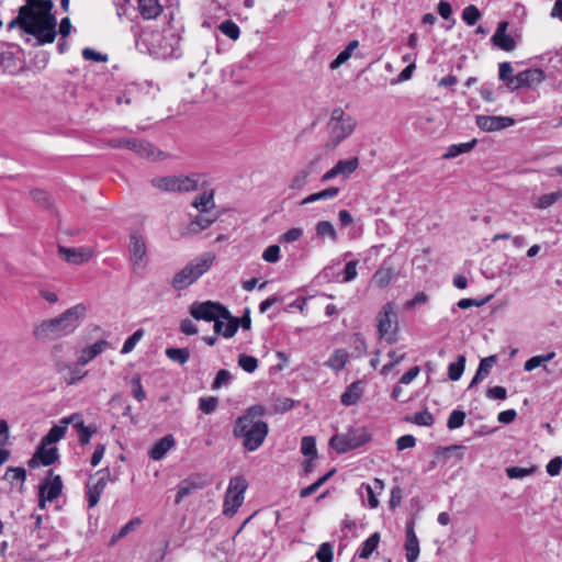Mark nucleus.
<instances>
[{
    "mask_svg": "<svg viewBox=\"0 0 562 562\" xmlns=\"http://www.w3.org/2000/svg\"><path fill=\"white\" fill-rule=\"evenodd\" d=\"M117 344H119L117 339H114V340L100 339V340L95 341L93 345H91L90 347L83 349L82 351L99 352V351H104L106 349L113 350V349L117 348Z\"/></svg>",
    "mask_w": 562,
    "mask_h": 562,
    "instance_id": "nucleus-47",
    "label": "nucleus"
},
{
    "mask_svg": "<svg viewBox=\"0 0 562 562\" xmlns=\"http://www.w3.org/2000/svg\"><path fill=\"white\" fill-rule=\"evenodd\" d=\"M98 353H82L75 360L68 359L58 361V372L68 385L77 383L81 380L87 371L83 368L97 356Z\"/></svg>",
    "mask_w": 562,
    "mask_h": 562,
    "instance_id": "nucleus-10",
    "label": "nucleus"
},
{
    "mask_svg": "<svg viewBox=\"0 0 562 562\" xmlns=\"http://www.w3.org/2000/svg\"><path fill=\"white\" fill-rule=\"evenodd\" d=\"M412 422L418 426H431L434 424V416L427 409L416 413Z\"/></svg>",
    "mask_w": 562,
    "mask_h": 562,
    "instance_id": "nucleus-56",
    "label": "nucleus"
},
{
    "mask_svg": "<svg viewBox=\"0 0 562 562\" xmlns=\"http://www.w3.org/2000/svg\"><path fill=\"white\" fill-rule=\"evenodd\" d=\"M106 145L113 148L131 149L138 154L140 157L148 159H156L157 157L154 146L145 140L126 137H111L106 140Z\"/></svg>",
    "mask_w": 562,
    "mask_h": 562,
    "instance_id": "nucleus-13",
    "label": "nucleus"
},
{
    "mask_svg": "<svg viewBox=\"0 0 562 562\" xmlns=\"http://www.w3.org/2000/svg\"><path fill=\"white\" fill-rule=\"evenodd\" d=\"M238 329V323L233 319L228 312L226 317L217 318L214 323V331L216 335H222L225 338L233 337Z\"/></svg>",
    "mask_w": 562,
    "mask_h": 562,
    "instance_id": "nucleus-24",
    "label": "nucleus"
},
{
    "mask_svg": "<svg viewBox=\"0 0 562 562\" xmlns=\"http://www.w3.org/2000/svg\"><path fill=\"white\" fill-rule=\"evenodd\" d=\"M334 472H335V470L327 472L325 475L319 477L313 484L302 488L300 491V497L305 498V497H308V496L313 495L314 493H316L317 490L334 474Z\"/></svg>",
    "mask_w": 562,
    "mask_h": 562,
    "instance_id": "nucleus-43",
    "label": "nucleus"
},
{
    "mask_svg": "<svg viewBox=\"0 0 562 562\" xmlns=\"http://www.w3.org/2000/svg\"><path fill=\"white\" fill-rule=\"evenodd\" d=\"M63 491V481L60 475H55L49 482L40 486V507H45V501H55Z\"/></svg>",
    "mask_w": 562,
    "mask_h": 562,
    "instance_id": "nucleus-17",
    "label": "nucleus"
},
{
    "mask_svg": "<svg viewBox=\"0 0 562 562\" xmlns=\"http://www.w3.org/2000/svg\"><path fill=\"white\" fill-rule=\"evenodd\" d=\"M544 79L543 70L539 68H530L520 71L514 78H512L507 87L512 90H516L522 87L531 86L533 83H540Z\"/></svg>",
    "mask_w": 562,
    "mask_h": 562,
    "instance_id": "nucleus-15",
    "label": "nucleus"
},
{
    "mask_svg": "<svg viewBox=\"0 0 562 562\" xmlns=\"http://www.w3.org/2000/svg\"><path fill=\"white\" fill-rule=\"evenodd\" d=\"M476 145V139H472L467 143L452 144L448 147L447 151L443 154L445 159H452L462 154L469 153Z\"/></svg>",
    "mask_w": 562,
    "mask_h": 562,
    "instance_id": "nucleus-34",
    "label": "nucleus"
},
{
    "mask_svg": "<svg viewBox=\"0 0 562 562\" xmlns=\"http://www.w3.org/2000/svg\"><path fill=\"white\" fill-rule=\"evenodd\" d=\"M335 166H336L339 175L347 178L352 172H355L357 170V168L359 166V160L357 157H353V158L346 159V160H339V161H337V164Z\"/></svg>",
    "mask_w": 562,
    "mask_h": 562,
    "instance_id": "nucleus-41",
    "label": "nucleus"
},
{
    "mask_svg": "<svg viewBox=\"0 0 562 562\" xmlns=\"http://www.w3.org/2000/svg\"><path fill=\"white\" fill-rule=\"evenodd\" d=\"M30 4L42 11L47 18H56L53 13L54 3L52 0H29Z\"/></svg>",
    "mask_w": 562,
    "mask_h": 562,
    "instance_id": "nucleus-54",
    "label": "nucleus"
},
{
    "mask_svg": "<svg viewBox=\"0 0 562 562\" xmlns=\"http://www.w3.org/2000/svg\"><path fill=\"white\" fill-rule=\"evenodd\" d=\"M316 236L321 239L328 238L333 243H337L338 234L334 225L329 221H319L316 226Z\"/></svg>",
    "mask_w": 562,
    "mask_h": 562,
    "instance_id": "nucleus-31",
    "label": "nucleus"
},
{
    "mask_svg": "<svg viewBox=\"0 0 562 562\" xmlns=\"http://www.w3.org/2000/svg\"><path fill=\"white\" fill-rule=\"evenodd\" d=\"M465 417L467 415L463 411H452L448 417L447 427L451 430L460 428L461 426H463Z\"/></svg>",
    "mask_w": 562,
    "mask_h": 562,
    "instance_id": "nucleus-48",
    "label": "nucleus"
},
{
    "mask_svg": "<svg viewBox=\"0 0 562 562\" xmlns=\"http://www.w3.org/2000/svg\"><path fill=\"white\" fill-rule=\"evenodd\" d=\"M357 121L340 108L333 110L328 122L329 142L337 146L355 131Z\"/></svg>",
    "mask_w": 562,
    "mask_h": 562,
    "instance_id": "nucleus-7",
    "label": "nucleus"
},
{
    "mask_svg": "<svg viewBox=\"0 0 562 562\" xmlns=\"http://www.w3.org/2000/svg\"><path fill=\"white\" fill-rule=\"evenodd\" d=\"M190 314L198 321L215 323L217 318L226 317L228 310L222 304L212 301L195 302L190 306Z\"/></svg>",
    "mask_w": 562,
    "mask_h": 562,
    "instance_id": "nucleus-12",
    "label": "nucleus"
},
{
    "mask_svg": "<svg viewBox=\"0 0 562 562\" xmlns=\"http://www.w3.org/2000/svg\"><path fill=\"white\" fill-rule=\"evenodd\" d=\"M67 432V427L63 424L61 419L57 425H54L49 431L42 438V446H50L59 441Z\"/></svg>",
    "mask_w": 562,
    "mask_h": 562,
    "instance_id": "nucleus-32",
    "label": "nucleus"
},
{
    "mask_svg": "<svg viewBox=\"0 0 562 562\" xmlns=\"http://www.w3.org/2000/svg\"><path fill=\"white\" fill-rule=\"evenodd\" d=\"M140 519L139 518H134V519H131L127 524H125L116 535H114L111 539V544L115 543L117 540L126 537L130 532H132L133 530H135V528L137 526L140 525Z\"/></svg>",
    "mask_w": 562,
    "mask_h": 562,
    "instance_id": "nucleus-49",
    "label": "nucleus"
},
{
    "mask_svg": "<svg viewBox=\"0 0 562 562\" xmlns=\"http://www.w3.org/2000/svg\"><path fill=\"white\" fill-rule=\"evenodd\" d=\"M265 414V406L251 405L234 423L233 436L241 440V446L249 452L258 450L269 434L268 423L261 419Z\"/></svg>",
    "mask_w": 562,
    "mask_h": 562,
    "instance_id": "nucleus-2",
    "label": "nucleus"
},
{
    "mask_svg": "<svg viewBox=\"0 0 562 562\" xmlns=\"http://www.w3.org/2000/svg\"><path fill=\"white\" fill-rule=\"evenodd\" d=\"M57 459L58 450L56 447L46 448V446H42L41 443L33 458L30 459L29 465L34 468L40 461L43 465L48 467L53 464Z\"/></svg>",
    "mask_w": 562,
    "mask_h": 562,
    "instance_id": "nucleus-22",
    "label": "nucleus"
},
{
    "mask_svg": "<svg viewBox=\"0 0 562 562\" xmlns=\"http://www.w3.org/2000/svg\"><path fill=\"white\" fill-rule=\"evenodd\" d=\"M310 176L308 169H303L299 171L292 179L290 183V188L293 190H300L307 183V178Z\"/></svg>",
    "mask_w": 562,
    "mask_h": 562,
    "instance_id": "nucleus-60",
    "label": "nucleus"
},
{
    "mask_svg": "<svg viewBox=\"0 0 562 562\" xmlns=\"http://www.w3.org/2000/svg\"><path fill=\"white\" fill-rule=\"evenodd\" d=\"M358 263H359L358 260H350L349 262H347L345 266V269L342 270L341 279H339L340 274L335 276V273L331 272L333 268H334L331 265L326 266L322 273H323L324 278H327V279L331 278L338 282H344V283L351 282L358 276V271H357Z\"/></svg>",
    "mask_w": 562,
    "mask_h": 562,
    "instance_id": "nucleus-21",
    "label": "nucleus"
},
{
    "mask_svg": "<svg viewBox=\"0 0 562 562\" xmlns=\"http://www.w3.org/2000/svg\"><path fill=\"white\" fill-rule=\"evenodd\" d=\"M247 487V480L241 475L234 476L229 480L224 497L223 514L225 516L233 517L237 513L238 508L244 503Z\"/></svg>",
    "mask_w": 562,
    "mask_h": 562,
    "instance_id": "nucleus-9",
    "label": "nucleus"
},
{
    "mask_svg": "<svg viewBox=\"0 0 562 562\" xmlns=\"http://www.w3.org/2000/svg\"><path fill=\"white\" fill-rule=\"evenodd\" d=\"M138 11L144 19L150 20L157 18L162 8L158 0H138Z\"/></svg>",
    "mask_w": 562,
    "mask_h": 562,
    "instance_id": "nucleus-29",
    "label": "nucleus"
},
{
    "mask_svg": "<svg viewBox=\"0 0 562 562\" xmlns=\"http://www.w3.org/2000/svg\"><path fill=\"white\" fill-rule=\"evenodd\" d=\"M106 485V476L103 474L101 477L98 479V481L94 484H91L90 482L87 484V501H88V507L92 508L94 507L101 494L104 491V487Z\"/></svg>",
    "mask_w": 562,
    "mask_h": 562,
    "instance_id": "nucleus-26",
    "label": "nucleus"
},
{
    "mask_svg": "<svg viewBox=\"0 0 562 562\" xmlns=\"http://www.w3.org/2000/svg\"><path fill=\"white\" fill-rule=\"evenodd\" d=\"M205 485L204 481L200 475H191L182 480L178 485V492L176 495V504L182 502V499L193 492L203 488Z\"/></svg>",
    "mask_w": 562,
    "mask_h": 562,
    "instance_id": "nucleus-20",
    "label": "nucleus"
},
{
    "mask_svg": "<svg viewBox=\"0 0 562 562\" xmlns=\"http://www.w3.org/2000/svg\"><path fill=\"white\" fill-rule=\"evenodd\" d=\"M2 479L8 481L11 486H13L15 483H20L21 491L26 480V471L22 467H9Z\"/></svg>",
    "mask_w": 562,
    "mask_h": 562,
    "instance_id": "nucleus-33",
    "label": "nucleus"
},
{
    "mask_svg": "<svg viewBox=\"0 0 562 562\" xmlns=\"http://www.w3.org/2000/svg\"><path fill=\"white\" fill-rule=\"evenodd\" d=\"M379 541H380V535L378 532L372 533L361 544V548L358 551L359 558L368 559L373 553V551L378 548Z\"/></svg>",
    "mask_w": 562,
    "mask_h": 562,
    "instance_id": "nucleus-38",
    "label": "nucleus"
},
{
    "mask_svg": "<svg viewBox=\"0 0 562 562\" xmlns=\"http://www.w3.org/2000/svg\"><path fill=\"white\" fill-rule=\"evenodd\" d=\"M464 367H465V357H464V355H460L458 357L457 361L451 362L448 367L449 379L452 381H458L464 371Z\"/></svg>",
    "mask_w": 562,
    "mask_h": 562,
    "instance_id": "nucleus-42",
    "label": "nucleus"
},
{
    "mask_svg": "<svg viewBox=\"0 0 562 562\" xmlns=\"http://www.w3.org/2000/svg\"><path fill=\"white\" fill-rule=\"evenodd\" d=\"M393 278V272L391 269H380L373 276V282L380 289L386 288Z\"/></svg>",
    "mask_w": 562,
    "mask_h": 562,
    "instance_id": "nucleus-45",
    "label": "nucleus"
},
{
    "mask_svg": "<svg viewBox=\"0 0 562 562\" xmlns=\"http://www.w3.org/2000/svg\"><path fill=\"white\" fill-rule=\"evenodd\" d=\"M218 405V400L214 396L201 397L199 401V408L204 414H212Z\"/></svg>",
    "mask_w": 562,
    "mask_h": 562,
    "instance_id": "nucleus-55",
    "label": "nucleus"
},
{
    "mask_svg": "<svg viewBox=\"0 0 562 562\" xmlns=\"http://www.w3.org/2000/svg\"><path fill=\"white\" fill-rule=\"evenodd\" d=\"M128 255L134 269L144 268L146 266V240L138 231H134L130 234Z\"/></svg>",
    "mask_w": 562,
    "mask_h": 562,
    "instance_id": "nucleus-14",
    "label": "nucleus"
},
{
    "mask_svg": "<svg viewBox=\"0 0 562 562\" xmlns=\"http://www.w3.org/2000/svg\"><path fill=\"white\" fill-rule=\"evenodd\" d=\"M59 252L64 256L66 261H68L70 263H75V265L82 263V262L87 261L91 256L90 252H88L87 250H85L82 248L76 249V248L59 247Z\"/></svg>",
    "mask_w": 562,
    "mask_h": 562,
    "instance_id": "nucleus-30",
    "label": "nucleus"
},
{
    "mask_svg": "<svg viewBox=\"0 0 562 562\" xmlns=\"http://www.w3.org/2000/svg\"><path fill=\"white\" fill-rule=\"evenodd\" d=\"M508 22H499L492 36L493 44L502 50L513 52L516 48V42L512 35L507 34Z\"/></svg>",
    "mask_w": 562,
    "mask_h": 562,
    "instance_id": "nucleus-19",
    "label": "nucleus"
},
{
    "mask_svg": "<svg viewBox=\"0 0 562 562\" xmlns=\"http://www.w3.org/2000/svg\"><path fill=\"white\" fill-rule=\"evenodd\" d=\"M231 379H232L231 372L226 369H221L217 372L216 378L212 383V389L216 390V389H221L223 386L228 385L231 382Z\"/></svg>",
    "mask_w": 562,
    "mask_h": 562,
    "instance_id": "nucleus-57",
    "label": "nucleus"
},
{
    "mask_svg": "<svg viewBox=\"0 0 562 562\" xmlns=\"http://www.w3.org/2000/svg\"><path fill=\"white\" fill-rule=\"evenodd\" d=\"M481 19V12L474 4H469L462 11V20L468 25H474Z\"/></svg>",
    "mask_w": 562,
    "mask_h": 562,
    "instance_id": "nucleus-46",
    "label": "nucleus"
},
{
    "mask_svg": "<svg viewBox=\"0 0 562 562\" xmlns=\"http://www.w3.org/2000/svg\"><path fill=\"white\" fill-rule=\"evenodd\" d=\"M515 120L509 116L477 115L476 125L485 132H497L514 125Z\"/></svg>",
    "mask_w": 562,
    "mask_h": 562,
    "instance_id": "nucleus-16",
    "label": "nucleus"
},
{
    "mask_svg": "<svg viewBox=\"0 0 562 562\" xmlns=\"http://www.w3.org/2000/svg\"><path fill=\"white\" fill-rule=\"evenodd\" d=\"M220 31L233 41H236L240 35L239 26L232 20H225L218 26Z\"/></svg>",
    "mask_w": 562,
    "mask_h": 562,
    "instance_id": "nucleus-44",
    "label": "nucleus"
},
{
    "mask_svg": "<svg viewBox=\"0 0 562 562\" xmlns=\"http://www.w3.org/2000/svg\"><path fill=\"white\" fill-rule=\"evenodd\" d=\"M359 41L352 40L348 45L338 54V56L330 63V69H337L345 64L352 55L353 50L358 48Z\"/></svg>",
    "mask_w": 562,
    "mask_h": 562,
    "instance_id": "nucleus-36",
    "label": "nucleus"
},
{
    "mask_svg": "<svg viewBox=\"0 0 562 562\" xmlns=\"http://www.w3.org/2000/svg\"><path fill=\"white\" fill-rule=\"evenodd\" d=\"M280 247L278 245L268 246L262 252V259L267 262L274 263L280 260Z\"/></svg>",
    "mask_w": 562,
    "mask_h": 562,
    "instance_id": "nucleus-61",
    "label": "nucleus"
},
{
    "mask_svg": "<svg viewBox=\"0 0 562 562\" xmlns=\"http://www.w3.org/2000/svg\"><path fill=\"white\" fill-rule=\"evenodd\" d=\"M363 382L358 380L349 384L340 396V402L345 406L356 405L363 395Z\"/></svg>",
    "mask_w": 562,
    "mask_h": 562,
    "instance_id": "nucleus-23",
    "label": "nucleus"
},
{
    "mask_svg": "<svg viewBox=\"0 0 562 562\" xmlns=\"http://www.w3.org/2000/svg\"><path fill=\"white\" fill-rule=\"evenodd\" d=\"M238 364L246 372H254L258 367V361L255 357L249 356L247 353H240L238 359Z\"/></svg>",
    "mask_w": 562,
    "mask_h": 562,
    "instance_id": "nucleus-51",
    "label": "nucleus"
},
{
    "mask_svg": "<svg viewBox=\"0 0 562 562\" xmlns=\"http://www.w3.org/2000/svg\"><path fill=\"white\" fill-rule=\"evenodd\" d=\"M87 306L83 303L67 308L60 315L41 322L34 328V337L46 341L66 337L72 334L87 315Z\"/></svg>",
    "mask_w": 562,
    "mask_h": 562,
    "instance_id": "nucleus-4",
    "label": "nucleus"
},
{
    "mask_svg": "<svg viewBox=\"0 0 562 562\" xmlns=\"http://www.w3.org/2000/svg\"><path fill=\"white\" fill-rule=\"evenodd\" d=\"M144 336V330L143 329H137L135 330L123 344V347L121 349V351L123 352H128V351H132L136 344L143 338Z\"/></svg>",
    "mask_w": 562,
    "mask_h": 562,
    "instance_id": "nucleus-58",
    "label": "nucleus"
},
{
    "mask_svg": "<svg viewBox=\"0 0 562 562\" xmlns=\"http://www.w3.org/2000/svg\"><path fill=\"white\" fill-rule=\"evenodd\" d=\"M405 551L407 562H417L420 550L413 519L407 521L405 527Z\"/></svg>",
    "mask_w": 562,
    "mask_h": 562,
    "instance_id": "nucleus-18",
    "label": "nucleus"
},
{
    "mask_svg": "<svg viewBox=\"0 0 562 562\" xmlns=\"http://www.w3.org/2000/svg\"><path fill=\"white\" fill-rule=\"evenodd\" d=\"M193 206L200 211V213H207L214 207L213 191H204L198 195L193 201Z\"/></svg>",
    "mask_w": 562,
    "mask_h": 562,
    "instance_id": "nucleus-35",
    "label": "nucleus"
},
{
    "mask_svg": "<svg viewBox=\"0 0 562 562\" xmlns=\"http://www.w3.org/2000/svg\"><path fill=\"white\" fill-rule=\"evenodd\" d=\"M172 20V11L165 13V18ZM136 48L140 53L167 59L180 56V29L168 22L161 31L140 30L137 25L132 26Z\"/></svg>",
    "mask_w": 562,
    "mask_h": 562,
    "instance_id": "nucleus-1",
    "label": "nucleus"
},
{
    "mask_svg": "<svg viewBox=\"0 0 562 562\" xmlns=\"http://www.w3.org/2000/svg\"><path fill=\"white\" fill-rule=\"evenodd\" d=\"M562 199V190L543 194L535 202V207L538 210H547Z\"/></svg>",
    "mask_w": 562,
    "mask_h": 562,
    "instance_id": "nucleus-39",
    "label": "nucleus"
},
{
    "mask_svg": "<svg viewBox=\"0 0 562 562\" xmlns=\"http://www.w3.org/2000/svg\"><path fill=\"white\" fill-rule=\"evenodd\" d=\"M56 25V18H47L35 8V4H30L26 0V4L20 8L18 16L9 23L8 27L11 30L20 26L25 33L35 37L37 45H44L54 42L57 35Z\"/></svg>",
    "mask_w": 562,
    "mask_h": 562,
    "instance_id": "nucleus-3",
    "label": "nucleus"
},
{
    "mask_svg": "<svg viewBox=\"0 0 562 562\" xmlns=\"http://www.w3.org/2000/svg\"><path fill=\"white\" fill-rule=\"evenodd\" d=\"M338 193H339V189L338 188H335V187L327 188V189L322 190L319 192L312 193V194L307 195L302 201V204H310V203H314V202H317V201L330 200V199L336 198L338 195Z\"/></svg>",
    "mask_w": 562,
    "mask_h": 562,
    "instance_id": "nucleus-37",
    "label": "nucleus"
},
{
    "mask_svg": "<svg viewBox=\"0 0 562 562\" xmlns=\"http://www.w3.org/2000/svg\"><path fill=\"white\" fill-rule=\"evenodd\" d=\"M333 546L329 542H324L319 546L316 558L319 562H333Z\"/></svg>",
    "mask_w": 562,
    "mask_h": 562,
    "instance_id": "nucleus-53",
    "label": "nucleus"
},
{
    "mask_svg": "<svg viewBox=\"0 0 562 562\" xmlns=\"http://www.w3.org/2000/svg\"><path fill=\"white\" fill-rule=\"evenodd\" d=\"M554 356L555 353H544L541 356L532 357L525 362L524 369L526 371H532L533 369L541 366L543 362L550 361Z\"/></svg>",
    "mask_w": 562,
    "mask_h": 562,
    "instance_id": "nucleus-50",
    "label": "nucleus"
},
{
    "mask_svg": "<svg viewBox=\"0 0 562 562\" xmlns=\"http://www.w3.org/2000/svg\"><path fill=\"white\" fill-rule=\"evenodd\" d=\"M347 362V353H335L326 364L334 370H341Z\"/></svg>",
    "mask_w": 562,
    "mask_h": 562,
    "instance_id": "nucleus-63",
    "label": "nucleus"
},
{
    "mask_svg": "<svg viewBox=\"0 0 562 562\" xmlns=\"http://www.w3.org/2000/svg\"><path fill=\"white\" fill-rule=\"evenodd\" d=\"M301 451L304 456L314 458L316 456V442L314 437L306 436L302 438Z\"/></svg>",
    "mask_w": 562,
    "mask_h": 562,
    "instance_id": "nucleus-52",
    "label": "nucleus"
},
{
    "mask_svg": "<svg viewBox=\"0 0 562 562\" xmlns=\"http://www.w3.org/2000/svg\"><path fill=\"white\" fill-rule=\"evenodd\" d=\"M63 424L68 428L71 424L77 430L81 429L86 425L83 424L82 416L78 413L71 414L61 418Z\"/></svg>",
    "mask_w": 562,
    "mask_h": 562,
    "instance_id": "nucleus-64",
    "label": "nucleus"
},
{
    "mask_svg": "<svg viewBox=\"0 0 562 562\" xmlns=\"http://www.w3.org/2000/svg\"><path fill=\"white\" fill-rule=\"evenodd\" d=\"M215 216H209L205 213L196 215L187 226L186 234H199L209 228L214 222Z\"/></svg>",
    "mask_w": 562,
    "mask_h": 562,
    "instance_id": "nucleus-28",
    "label": "nucleus"
},
{
    "mask_svg": "<svg viewBox=\"0 0 562 562\" xmlns=\"http://www.w3.org/2000/svg\"><path fill=\"white\" fill-rule=\"evenodd\" d=\"M295 401L289 397H278L274 402V411L277 413H285L294 407Z\"/></svg>",
    "mask_w": 562,
    "mask_h": 562,
    "instance_id": "nucleus-62",
    "label": "nucleus"
},
{
    "mask_svg": "<svg viewBox=\"0 0 562 562\" xmlns=\"http://www.w3.org/2000/svg\"><path fill=\"white\" fill-rule=\"evenodd\" d=\"M496 361L497 358L495 355H491L486 358H483L479 364L475 375L470 382L469 387H473L474 385L479 384L482 380L487 378L491 373V369L496 363Z\"/></svg>",
    "mask_w": 562,
    "mask_h": 562,
    "instance_id": "nucleus-27",
    "label": "nucleus"
},
{
    "mask_svg": "<svg viewBox=\"0 0 562 562\" xmlns=\"http://www.w3.org/2000/svg\"><path fill=\"white\" fill-rule=\"evenodd\" d=\"M372 432L368 427H351L344 434H336L329 440V446L339 454L358 449L368 443Z\"/></svg>",
    "mask_w": 562,
    "mask_h": 562,
    "instance_id": "nucleus-6",
    "label": "nucleus"
},
{
    "mask_svg": "<svg viewBox=\"0 0 562 562\" xmlns=\"http://www.w3.org/2000/svg\"><path fill=\"white\" fill-rule=\"evenodd\" d=\"M214 259L215 256L212 252H204L200 257L190 261L175 274L171 281L172 288L180 291L193 284L200 277L211 269Z\"/></svg>",
    "mask_w": 562,
    "mask_h": 562,
    "instance_id": "nucleus-5",
    "label": "nucleus"
},
{
    "mask_svg": "<svg viewBox=\"0 0 562 562\" xmlns=\"http://www.w3.org/2000/svg\"><path fill=\"white\" fill-rule=\"evenodd\" d=\"M378 334L381 340L387 344L397 341L398 319L396 307L393 302L385 303L376 316Z\"/></svg>",
    "mask_w": 562,
    "mask_h": 562,
    "instance_id": "nucleus-8",
    "label": "nucleus"
},
{
    "mask_svg": "<svg viewBox=\"0 0 562 562\" xmlns=\"http://www.w3.org/2000/svg\"><path fill=\"white\" fill-rule=\"evenodd\" d=\"M175 446V438L172 435H167L159 439L155 445L149 449L148 456L153 460H161L166 453Z\"/></svg>",
    "mask_w": 562,
    "mask_h": 562,
    "instance_id": "nucleus-25",
    "label": "nucleus"
},
{
    "mask_svg": "<svg viewBox=\"0 0 562 562\" xmlns=\"http://www.w3.org/2000/svg\"><path fill=\"white\" fill-rule=\"evenodd\" d=\"M16 68V58L14 53L4 50L0 53V70L2 72L13 74Z\"/></svg>",
    "mask_w": 562,
    "mask_h": 562,
    "instance_id": "nucleus-40",
    "label": "nucleus"
},
{
    "mask_svg": "<svg viewBox=\"0 0 562 562\" xmlns=\"http://www.w3.org/2000/svg\"><path fill=\"white\" fill-rule=\"evenodd\" d=\"M536 471L535 468H520V467H510L506 469V474L510 479H524L532 474Z\"/></svg>",
    "mask_w": 562,
    "mask_h": 562,
    "instance_id": "nucleus-59",
    "label": "nucleus"
},
{
    "mask_svg": "<svg viewBox=\"0 0 562 562\" xmlns=\"http://www.w3.org/2000/svg\"><path fill=\"white\" fill-rule=\"evenodd\" d=\"M201 176L192 173L190 176H167L153 179L154 187L164 191H193L196 190Z\"/></svg>",
    "mask_w": 562,
    "mask_h": 562,
    "instance_id": "nucleus-11",
    "label": "nucleus"
}]
</instances>
